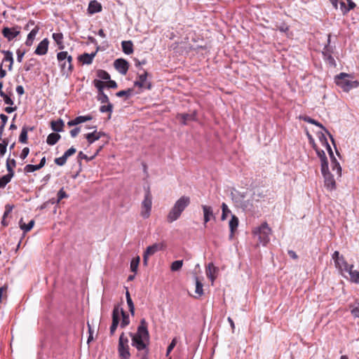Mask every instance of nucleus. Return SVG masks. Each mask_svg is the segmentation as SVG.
I'll list each match as a JSON object with an SVG mask.
<instances>
[{
	"instance_id": "obj_58",
	"label": "nucleus",
	"mask_w": 359,
	"mask_h": 359,
	"mask_svg": "<svg viewBox=\"0 0 359 359\" xmlns=\"http://www.w3.org/2000/svg\"><path fill=\"white\" fill-rule=\"evenodd\" d=\"M176 343H177V340L175 338H174L171 343L169 344V346H168L167 348V352H166V355H169V353L172 351V350L174 348V347L176 345Z\"/></svg>"
},
{
	"instance_id": "obj_20",
	"label": "nucleus",
	"mask_w": 359,
	"mask_h": 359,
	"mask_svg": "<svg viewBox=\"0 0 359 359\" xmlns=\"http://www.w3.org/2000/svg\"><path fill=\"white\" fill-rule=\"evenodd\" d=\"M49 41L48 39H43L37 46L34 53L38 55H43L46 54L48 48Z\"/></svg>"
},
{
	"instance_id": "obj_17",
	"label": "nucleus",
	"mask_w": 359,
	"mask_h": 359,
	"mask_svg": "<svg viewBox=\"0 0 359 359\" xmlns=\"http://www.w3.org/2000/svg\"><path fill=\"white\" fill-rule=\"evenodd\" d=\"M335 266L340 271V272L344 274V273H348L349 271V269L353 268V265H349L346 260L344 259V257H340V259H338V260H336L334 262Z\"/></svg>"
},
{
	"instance_id": "obj_38",
	"label": "nucleus",
	"mask_w": 359,
	"mask_h": 359,
	"mask_svg": "<svg viewBox=\"0 0 359 359\" xmlns=\"http://www.w3.org/2000/svg\"><path fill=\"white\" fill-rule=\"evenodd\" d=\"M34 224V221L33 219L30 220L27 224L22 223V219L20 221V227L25 232H28L30 231Z\"/></svg>"
},
{
	"instance_id": "obj_5",
	"label": "nucleus",
	"mask_w": 359,
	"mask_h": 359,
	"mask_svg": "<svg viewBox=\"0 0 359 359\" xmlns=\"http://www.w3.org/2000/svg\"><path fill=\"white\" fill-rule=\"evenodd\" d=\"M117 351L120 359H130L131 355L129 340L124 332H122L119 337Z\"/></svg>"
},
{
	"instance_id": "obj_63",
	"label": "nucleus",
	"mask_w": 359,
	"mask_h": 359,
	"mask_svg": "<svg viewBox=\"0 0 359 359\" xmlns=\"http://www.w3.org/2000/svg\"><path fill=\"white\" fill-rule=\"evenodd\" d=\"M340 10L343 14H346L348 12V9L344 1L340 2Z\"/></svg>"
},
{
	"instance_id": "obj_49",
	"label": "nucleus",
	"mask_w": 359,
	"mask_h": 359,
	"mask_svg": "<svg viewBox=\"0 0 359 359\" xmlns=\"http://www.w3.org/2000/svg\"><path fill=\"white\" fill-rule=\"evenodd\" d=\"M93 83L95 87L97 89L98 93L104 92L103 90L105 87V85L101 80L95 79Z\"/></svg>"
},
{
	"instance_id": "obj_18",
	"label": "nucleus",
	"mask_w": 359,
	"mask_h": 359,
	"mask_svg": "<svg viewBox=\"0 0 359 359\" xmlns=\"http://www.w3.org/2000/svg\"><path fill=\"white\" fill-rule=\"evenodd\" d=\"M177 118L180 120L182 125L185 126L187 125L189 121L196 120V111H193L191 114H178Z\"/></svg>"
},
{
	"instance_id": "obj_44",
	"label": "nucleus",
	"mask_w": 359,
	"mask_h": 359,
	"mask_svg": "<svg viewBox=\"0 0 359 359\" xmlns=\"http://www.w3.org/2000/svg\"><path fill=\"white\" fill-rule=\"evenodd\" d=\"M183 266V260H177L172 263L170 269L172 271H179Z\"/></svg>"
},
{
	"instance_id": "obj_61",
	"label": "nucleus",
	"mask_w": 359,
	"mask_h": 359,
	"mask_svg": "<svg viewBox=\"0 0 359 359\" xmlns=\"http://www.w3.org/2000/svg\"><path fill=\"white\" fill-rule=\"evenodd\" d=\"M94 156H92L90 158L88 157V156L85 154H83L82 151H80L78 154V158L79 159H85L87 161H91Z\"/></svg>"
},
{
	"instance_id": "obj_4",
	"label": "nucleus",
	"mask_w": 359,
	"mask_h": 359,
	"mask_svg": "<svg viewBox=\"0 0 359 359\" xmlns=\"http://www.w3.org/2000/svg\"><path fill=\"white\" fill-rule=\"evenodd\" d=\"M57 60L62 75L69 76L74 69L72 55H69L67 51H61L57 53Z\"/></svg>"
},
{
	"instance_id": "obj_57",
	"label": "nucleus",
	"mask_w": 359,
	"mask_h": 359,
	"mask_svg": "<svg viewBox=\"0 0 359 359\" xmlns=\"http://www.w3.org/2000/svg\"><path fill=\"white\" fill-rule=\"evenodd\" d=\"M25 50H21L20 49H18L16 51L17 54V60L18 62H21L22 61V58L25 54Z\"/></svg>"
},
{
	"instance_id": "obj_13",
	"label": "nucleus",
	"mask_w": 359,
	"mask_h": 359,
	"mask_svg": "<svg viewBox=\"0 0 359 359\" xmlns=\"http://www.w3.org/2000/svg\"><path fill=\"white\" fill-rule=\"evenodd\" d=\"M114 309H117L118 311V323L120 322V317L122 318L120 327L121 328H124L130 324V318L129 315L126 313L124 310L119 306L115 305Z\"/></svg>"
},
{
	"instance_id": "obj_31",
	"label": "nucleus",
	"mask_w": 359,
	"mask_h": 359,
	"mask_svg": "<svg viewBox=\"0 0 359 359\" xmlns=\"http://www.w3.org/2000/svg\"><path fill=\"white\" fill-rule=\"evenodd\" d=\"M39 27L36 26L34 29L31 30V32L28 34L25 44L27 46H31L33 43L34 39L39 32Z\"/></svg>"
},
{
	"instance_id": "obj_64",
	"label": "nucleus",
	"mask_w": 359,
	"mask_h": 359,
	"mask_svg": "<svg viewBox=\"0 0 359 359\" xmlns=\"http://www.w3.org/2000/svg\"><path fill=\"white\" fill-rule=\"evenodd\" d=\"M107 87L109 88H117V83L115 81L113 80H108Z\"/></svg>"
},
{
	"instance_id": "obj_34",
	"label": "nucleus",
	"mask_w": 359,
	"mask_h": 359,
	"mask_svg": "<svg viewBox=\"0 0 359 359\" xmlns=\"http://www.w3.org/2000/svg\"><path fill=\"white\" fill-rule=\"evenodd\" d=\"M349 309L354 318H359V299L349 304Z\"/></svg>"
},
{
	"instance_id": "obj_50",
	"label": "nucleus",
	"mask_w": 359,
	"mask_h": 359,
	"mask_svg": "<svg viewBox=\"0 0 359 359\" xmlns=\"http://www.w3.org/2000/svg\"><path fill=\"white\" fill-rule=\"evenodd\" d=\"M39 169H40V168L39 167L38 165H32V164H28V165H25V167L24 168L25 172H34Z\"/></svg>"
},
{
	"instance_id": "obj_62",
	"label": "nucleus",
	"mask_w": 359,
	"mask_h": 359,
	"mask_svg": "<svg viewBox=\"0 0 359 359\" xmlns=\"http://www.w3.org/2000/svg\"><path fill=\"white\" fill-rule=\"evenodd\" d=\"M29 149L28 147H25L20 154V158L22 159H25L29 154Z\"/></svg>"
},
{
	"instance_id": "obj_35",
	"label": "nucleus",
	"mask_w": 359,
	"mask_h": 359,
	"mask_svg": "<svg viewBox=\"0 0 359 359\" xmlns=\"http://www.w3.org/2000/svg\"><path fill=\"white\" fill-rule=\"evenodd\" d=\"M61 136L58 133H52L49 134L46 139V142L48 145H55L60 139Z\"/></svg>"
},
{
	"instance_id": "obj_36",
	"label": "nucleus",
	"mask_w": 359,
	"mask_h": 359,
	"mask_svg": "<svg viewBox=\"0 0 359 359\" xmlns=\"http://www.w3.org/2000/svg\"><path fill=\"white\" fill-rule=\"evenodd\" d=\"M53 39L58 46V48L62 50L65 48L63 44V34L62 33H53Z\"/></svg>"
},
{
	"instance_id": "obj_55",
	"label": "nucleus",
	"mask_w": 359,
	"mask_h": 359,
	"mask_svg": "<svg viewBox=\"0 0 359 359\" xmlns=\"http://www.w3.org/2000/svg\"><path fill=\"white\" fill-rule=\"evenodd\" d=\"M251 196L252 199L255 200V201H259L260 198H264V194L259 191H255L253 194Z\"/></svg>"
},
{
	"instance_id": "obj_29",
	"label": "nucleus",
	"mask_w": 359,
	"mask_h": 359,
	"mask_svg": "<svg viewBox=\"0 0 359 359\" xmlns=\"http://www.w3.org/2000/svg\"><path fill=\"white\" fill-rule=\"evenodd\" d=\"M1 53L4 55L3 62H9L10 64L8 65V69L9 71H11L14 62L13 53L10 50H1Z\"/></svg>"
},
{
	"instance_id": "obj_2",
	"label": "nucleus",
	"mask_w": 359,
	"mask_h": 359,
	"mask_svg": "<svg viewBox=\"0 0 359 359\" xmlns=\"http://www.w3.org/2000/svg\"><path fill=\"white\" fill-rule=\"evenodd\" d=\"M190 203V198L187 196H182L177 199L167 215V222L172 223L177 220L183 211L189 205Z\"/></svg>"
},
{
	"instance_id": "obj_22",
	"label": "nucleus",
	"mask_w": 359,
	"mask_h": 359,
	"mask_svg": "<svg viewBox=\"0 0 359 359\" xmlns=\"http://www.w3.org/2000/svg\"><path fill=\"white\" fill-rule=\"evenodd\" d=\"M99 50V47L97 48V50L91 53H83L79 57V60L83 65H90L93 62L94 57H95L97 51Z\"/></svg>"
},
{
	"instance_id": "obj_59",
	"label": "nucleus",
	"mask_w": 359,
	"mask_h": 359,
	"mask_svg": "<svg viewBox=\"0 0 359 359\" xmlns=\"http://www.w3.org/2000/svg\"><path fill=\"white\" fill-rule=\"evenodd\" d=\"M76 149L74 147H71L69 148L68 150H67L65 153H64V156L67 158L69 157L70 156L73 155L74 154L76 153Z\"/></svg>"
},
{
	"instance_id": "obj_27",
	"label": "nucleus",
	"mask_w": 359,
	"mask_h": 359,
	"mask_svg": "<svg viewBox=\"0 0 359 359\" xmlns=\"http://www.w3.org/2000/svg\"><path fill=\"white\" fill-rule=\"evenodd\" d=\"M102 11L101 4L96 0L90 1L88 4V11L90 14L99 13Z\"/></svg>"
},
{
	"instance_id": "obj_53",
	"label": "nucleus",
	"mask_w": 359,
	"mask_h": 359,
	"mask_svg": "<svg viewBox=\"0 0 359 359\" xmlns=\"http://www.w3.org/2000/svg\"><path fill=\"white\" fill-rule=\"evenodd\" d=\"M11 95H13L12 93H10L9 95L6 94L2 98L4 99V101L5 104H9L12 106L14 104L13 100L11 99Z\"/></svg>"
},
{
	"instance_id": "obj_15",
	"label": "nucleus",
	"mask_w": 359,
	"mask_h": 359,
	"mask_svg": "<svg viewBox=\"0 0 359 359\" xmlns=\"http://www.w3.org/2000/svg\"><path fill=\"white\" fill-rule=\"evenodd\" d=\"M6 169L8 171V174L0 177V189L4 188L6 186V184L11 182V179L13 177L15 174L13 168H10V163L8 161H6Z\"/></svg>"
},
{
	"instance_id": "obj_24",
	"label": "nucleus",
	"mask_w": 359,
	"mask_h": 359,
	"mask_svg": "<svg viewBox=\"0 0 359 359\" xmlns=\"http://www.w3.org/2000/svg\"><path fill=\"white\" fill-rule=\"evenodd\" d=\"M316 151L320 161V170L327 168L328 161L325 151L318 149H316Z\"/></svg>"
},
{
	"instance_id": "obj_6",
	"label": "nucleus",
	"mask_w": 359,
	"mask_h": 359,
	"mask_svg": "<svg viewBox=\"0 0 359 359\" xmlns=\"http://www.w3.org/2000/svg\"><path fill=\"white\" fill-rule=\"evenodd\" d=\"M271 233V229L266 222H264L253 231V233L258 237L259 243L262 245H266L269 242Z\"/></svg>"
},
{
	"instance_id": "obj_3",
	"label": "nucleus",
	"mask_w": 359,
	"mask_h": 359,
	"mask_svg": "<svg viewBox=\"0 0 359 359\" xmlns=\"http://www.w3.org/2000/svg\"><path fill=\"white\" fill-rule=\"evenodd\" d=\"M334 81L344 92H348L359 86V81L353 79V76L346 73H340L335 76Z\"/></svg>"
},
{
	"instance_id": "obj_1",
	"label": "nucleus",
	"mask_w": 359,
	"mask_h": 359,
	"mask_svg": "<svg viewBox=\"0 0 359 359\" xmlns=\"http://www.w3.org/2000/svg\"><path fill=\"white\" fill-rule=\"evenodd\" d=\"M129 335L131 337L132 346L137 351V356L140 359H149V334L146 320L141 319L137 332H130Z\"/></svg>"
},
{
	"instance_id": "obj_37",
	"label": "nucleus",
	"mask_w": 359,
	"mask_h": 359,
	"mask_svg": "<svg viewBox=\"0 0 359 359\" xmlns=\"http://www.w3.org/2000/svg\"><path fill=\"white\" fill-rule=\"evenodd\" d=\"M229 229L231 231V236H232L234 231L236 230V229L238 226V219L236 215H231V217L229 221Z\"/></svg>"
},
{
	"instance_id": "obj_45",
	"label": "nucleus",
	"mask_w": 359,
	"mask_h": 359,
	"mask_svg": "<svg viewBox=\"0 0 359 359\" xmlns=\"http://www.w3.org/2000/svg\"><path fill=\"white\" fill-rule=\"evenodd\" d=\"M97 100L103 104L110 103L108 96L104 92L98 93Z\"/></svg>"
},
{
	"instance_id": "obj_16",
	"label": "nucleus",
	"mask_w": 359,
	"mask_h": 359,
	"mask_svg": "<svg viewBox=\"0 0 359 359\" xmlns=\"http://www.w3.org/2000/svg\"><path fill=\"white\" fill-rule=\"evenodd\" d=\"M92 128H93V131L92 133H88L85 135V138L87 140L89 144L94 143L104 135V133L97 130L96 126H93Z\"/></svg>"
},
{
	"instance_id": "obj_43",
	"label": "nucleus",
	"mask_w": 359,
	"mask_h": 359,
	"mask_svg": "<svg viewBox=\"0 0 359 359\" xmlns=\"http://www.w3.org/2000/svg\"><path fill=\"white\" fill-rule=\"evenodd\" d=\"M196 280V290L195 292L198 294L199 296H201L203 294V284L202 283L198 280V277H195Z\"/></svg>"
},
{
	"instance_id": "obj_32",
	"label": "nucleus",
	"mask_w": 359,
	"mask_h": 359,
	"mask_svg": "<svg viewBox=\"0 0 359 359\" xmlns=\"http://www.w3.org/2000/svg\"><path fill=\"white\" fill-rule=\"evenodd\" d=\"M123 52L126 55L133 53V44L131 41H123L121 42Z\"/></svg>"
},
{
	"instance_id": "obj_14",
	"label": "nucleus",
	"mask_w": 359,
	"mask_h": 359,
	"mask_svg": "<svg viewBox=\"0 0 359 359\" xmlns=\"http://www.w3.org/2000/svg\"><path fill=\"white\" fill-rule=\"evenodd\" d=\"M114 68L122 75H126L129 68L128 62L123 58L116 59L114 62Z\"/></svg>"
},
{
	"instance_id": "obj_26",
	"label": "nucleus",
	"mask_w": 359,
	"mask_h": 359,
	"mask_svg": "<svg viewBox=\"0 0 359 359\" xmlns=\"http://www.w3.org/2000/svg\"><path fill=\"white\" fill-rule=\"evenodd\" d=\"M118 310L117 309H113L112 311V323L110 326V335H114L116 330L119 324L118 319Z\"/></svg>"
},
{
	"instance_id": "obj_7",
	"label": "nucleus",
	"mask_w": 359,
	"mask_h": 359,
	"mask_svg": "<svg viewBox=\"0 0 359 359\" xmlns=\"http://www.w3.org/2000/svg\"><path fill=\"white\" fill-rule=\"evenodd\" d=\"M152 206V196L148 189L144 194V200L142 202L141 216L144 218H149L151 215Z\"/></svg>"
},
{
	"instance_id": "obj_56",
	"label": "nucleus",
	"mask_w": 359,
	"mask_h": 359,
	"mask_svg": "<svg viewBox=\"0 0 359 359\" xmlns=\"http://www.w3.org/2000/svg\"><path fill=\"white\" fill-rule=\"evenodd\" d=\"M127 304L128 306L129 311L130 312L132 316H134L135 314V306L133 304V302L131 299L126 300Z\"/></svg>"
},
{
	"instance_id": "obj_47",
	"label": "nucleus",
	"mask_w": 359,
	"mask_h": 359,
	"mask_svg": "<svg viewBox=\"0 0 359 359\" xmlns=\"http://www.w3.org/2000/svg\"><path fill=\"white\" fill-rule=\"evenodd\" d=\"M140 257H137L136 258L133 259L131 261V262H130L131 271L136 273L137 268H138L139 263H140Z\"/></svg>"
},
{
	"instance_id": "obj_54",
	"label": "nucleus",
	"mask_w": 359,
	"mask_h": 359,
	"mask_svg": "<svg viewBox=\"0 0 359 359\" xmlns=\"http://www.w3.org/2000/svg\"><path fill=\"white\" fill-rule=\"evenodd\" d=\"M7 146H8V142H6V140H3V142L0 143V154L1 155L3 156L5 154V153L6 152Z\"/></svg>"
},
{
	"instance_id": "obj_9",
	"label": "nucleus",
	"mask_w": 359,
	"mask_h": 359,
	"mask_svg": "<svg viewBox=\"0 0 359 359\" xmlns=\"http://www.w3.org/2000/svg\"><path fill=\"white\" fill-rule=\"evenodd\" d=\"M330 38L331 34H328L327 36V44L325 46L323 50V55L324 60L329 63L330 65L335 67L336 62L332 54L333 53V48L330 46Z\"/></svg>"
},
{
	"instance_id": "obj_42",
	"label": "nucleus",
	"mask_w": 359,
	"mask_h": 359,
	"mask_svg": "<svg viewBox=\"0 0 359 359\" xmlns=\"http://www.w3.org/2000/svg\"><path fill=\"white\" fill-rule=\"evenodd\" d=\"M221 208L222 210L221 219L225 220L227 218L228 215L231 214V210L229 209L227 205L225 203H222Z\"/></svg>"
},
{
	"instance_id": "obj_25",
	"label": "nucleus",
	"mask_w": 359,
	"mask_h": 359,
	"mask_svg": "<svg viewBox=\"0 0 359 359\" xmlns=\"http://www.w3.org/2000/svg\"><path fill=\"white\" fill-rule=\"evenodd\" d=\"M162 248L163 245L161 243H154L151 245L148 246L146 250L144 252V253L149 257L151 255H154L158 251L161 250Z\"/></svg>"
},
{
	"instance_id": "obj_12",
	"label": "nucleus",
	"mask_w": 359,
	"mask_h": 359,
	"mask_svg": "<svg viewBox=\"0 0 359 359\" xmlns=\"http://www.w3.org/2000/svg\"><path fill=\"white\" fill-rule=\"evenodd\" d=\"M20 33V27L15 26L13 27H4L2 34L8 41H11L18 36Z\"/></svg>"
},
{
	"instance_id": "obj_46",
	"label": "nucleus",
	"mask_w": 359,
	"mask_h": 359,
	"mask_svg": "<svg viewBox=\"0 0 359 359\" xmlns=\"http://www.w3.org/2000/svg\"><path fill=\"white\" fill-rule=\"evenodd\" d=\"M57 195L56 204L59 203L63 198H67L69 197L68 194L65 191L64 188L60 189Z\"/></svg>"
},
{
	"instance_id": "obj_51",
	"label": "nucleus",
	"mask_w": 359,
	"mask_h": 359,
	"mask_svg": "<svg viewBox=\"0 0 359 359\" xmlns=\"http://www.w3.org/2000/svg\"><path fill=\"white\" fill-rule=\"evenodd\" d=\"M132 92H133V90L128 89V90H120V91L117 92L116 95L117 97H123V96L130 97L132 95Z\"/></svg>"
},
{
	"instance_id": "obj_33",
	"label": "nucleus",
	"mask_w": 359,
	"mask_h": 359,
	"mask_svg": "<svg viewBox=\"0 0 359 359\" xmlns=\"http://www.w3.org/2000/svg\"><path fill=\"white\" fill-rule=\"evenodd\" d=\"M255 201L254 199H252V196L250 197L246 198L245 201L242 204V210L243 211H252L254 208L253 202Z\"/></svg>"
},
{
	"instance_id": "obj_48",
	"label": "nucleus",
	"mask_w": 359,
	"mask_h": 359,
	"mask_svg": "<svg viewBox=\"0 0 359 359\" xmlns=\"http://www.w3.org/2000/svg\"><path fill=\"white\" fill-rule=\"evenodd\" d=\"M27 130L25 127L22 128L20 135L19 136V141L22 143H27Z\"/></svg>"
},
{
	"instance_id": "obj_21",
	"label": "nucleus",
	"mask_w": 359,
	"mask_h": 359,
	"mask_svg": "<svg viewBox=\"0 0 359 359\" xmlns=\"http://www.w3.org/2000/svg\"><path fill=\"white\" fill-rule=\"evenodd\" d=\"M203 211V221L204 224H206L211 219H215L212 208L209 205H202L201 206Z\"/></svg>"
},
{
	"instance_id": "obj_19",
	"label": "nucleus",
	"mask_w": 359,
	"mask_h": 359,
	"mask_svg": "<svg viewBox=\"0 0 359 359\" xmlns=\"http://www.w3.org/2000/svg\"><path fill=\"white\" fill-rule=\"evenodd\" d=\"M134 85L140 88H151V83L147 82V73L144 72L143 74L139 75L137 81H135Z\"/></svg>"
},
{
	"instance_id": "obj_23",
	"label": "nucleus",
	"mask_w": 359,
	"mask_h": 359,
	"mask_svg": "<svg viewBox=\"0 0 359 359\" xmlns=\"http://www.w3.org/2000/svg\"><path fill=\"white\" fill-rule=\"evenodd\" d=\"M218 271V268L215 266L212 263H209L206 267V275L208 278L211 280L212 284L216 279V273Z\"/></svg>"
},
{
	"instance_id": "obj_30",
	"label": "nucleus",
	"mask_w": 359,
	"mask_h": 359,
	"mask_svg": "<svg viewBox=\"0 0 359 359\" xmlns=\"http://www.w3.org/2000/svg\"><path fill=\"white\" fill-rule=\"evenodd\" d=\"M51 129L57 133L62 132L64 128V121L60 118L57 121H53L50 123Z\"/></svg>"
},
{
	"instance_id": "obj_41",
	"label": "nucleus",
	"mask_w": 359,
	"mask_h": 359,
	"mask_svg": "<svg viewBox=\"0 0 359 359\" xmlns=\"http://www.w3.org/2000/svg\"><path fill=\"white\" fill-rule=\"evenodd\" d=\"M97 76L100 79V80H106L108 81L110 79L109 74L105 70L99 69L97 72Z\"/></svg>"
},
{
	"instance_id": "obj_28",
	"label": "nucleus",
	"mask_w": 359,
	"mask_h": 359,
	"mask_svg": "<svg viewBox=\"0 0 359 359\" xmlns=\"http://www.w3.org/2000/svg\"><path fill=\"white\" fill-rule=\"evenodd\" d=\"M304 120L307 123L316 125V126H318L319 128H322L326 133H327L329 135L332 143H334V140L332 135L329 133V131L320 123L311 118L309 116H305L304 118Z\"/></svg>"
},
{
	"instance_id": "obj_10",
	"label": "nucleus",
	"mask_w": 359,
	"mask_h": 359,
	"mask_svg": "<svg viewBox=\"0 0 359 359\" xmlns=\"http://www.w3.org/2000/svg\"><path fill=\"white\" fill-rule=\"evenodd\" d=\"M321 173L324 177L325 187L332 191L336 189V182L334 178V176L329 170V166L327 168H325L324 170H320Z\"/></svg>"
},
{
	"instance_id": "obj_60",
	"label": "nucleus",
	"mask_w": 359,
	"mask_h": 359,
	"mask_svg": "<svg viewBox=\"0 0 359 359\" xmlns=\"http://www.w3.org/2000/svg\"><path fill=\"white\" fill-rule=\"evenodd\" d=\"M81 131V128L80 127H76L74 128V129L71 130H70V135L72 137H75L78 135V134L80 133Z\"/></svg>"
},
{
	"instance_id": "obj_11",
	"label": "nucleus",
	"mask_w": 359,
	"mask_h": 359,
	"mask_svg": "<svg viewBox=\"0 0 359 359\" xmlns=\"http://www.w3.org/2000/svg\"><path fill=\"white\" fill-rule=\"evenodd\" d=\"M231 196L236 206L242 208V204L245 201L248 193L241 192L236 189H233L231 193Z\"/></svg>"
},
{
	"instance_id": "obj_52",
	"label": "nucleus",
	"mask_w": 359,
	"mask_h": 359,
	"mask_svg": "<svg viewBox=\"0 0 359 359\" xmlns=\"http://www.w3.org/2000/svg\"><path fill=\"white\" fill-rule=\"evenodd\" d=\"M67 159V158L65 157L64 155H62V156H60L59 158H56L55 159V163L57 165L62 166L66 163Z\"/></svg>"
},
{
	"instance_id": "obj_8",
	"label": "nucleus",
	"mask_w": 359,
	"mask_h": 359,
	"mask_svg": "<svg viewBox=\"0 0 359 359\" xmlns=\"http://www.w3.org/2000/svg\"><path fill=\"white\" fill-rule=\"evenodd\" d=\"M320 140H323V139L324 143L326 146V149L327 150L330 158L331 159V165H332V170L335 171L336 174L339 177H340L341 175V168L339 163L337 161L335 156H334V154H333V151L332 150L330 145L327 142V139L323 134L322 135V137H320Z\"/></svg>"
},
{
	"instance_id": "obj_40",
	"label": "nucleus",
	"mask_w": 359,
	"mask_h": 359,
	"mask_svg": "<svg viewBox=\"0 0 359 359\" xmlns=\"http://www.w3.org/2000/svg\"><path fill=\"white\" fill-rule=\"evenodd\" d=\"M113 111V104L111 103L107 104L106 105H102L100 107V111L101 113L109 112V118H111V114Z\"/></svg>"
},
{
	"instance_id": "obj_39",
	"label": "nucleus",
	"mask_w": 359,
	"mask_h": 359,
	"mask_svg": "<svg viewBox=\"0 0 359 359\" xmlns=\"http://www.w3.org/2000/svg\"><path fill=\"white\" fill-rule=\"evenodd\" d=\"M348 273L350 276L351 280L353 283L359 284V271L353 270V268L349 269Z\"/></svg>"
}]
</instances>
